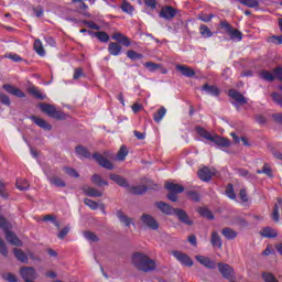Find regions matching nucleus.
Wrapping results in <instances>:
<instances>
[{
	"instance_id": "f257e3e1",
	"label": "nucleus",
	"mask_w": 282,
	"mask_h": 282,
	"mask_svg": "<svg viewBox=\"0 0 282 282\" xmlns=\"http://www.w3.org/2000/svg\"><path fill=\"white\" fill-rule=\"evenodd\" d=\"M132 263L141 272H153L155 270V261L151 260L149 256L137 252L132 256Z\"/></svg>"
},
{
	"instance_id": "f03ea898",
	"label": "nucleus",
	"mask_w": 282,
	"mask_h": 282,
	"mask_svg": "<svg viewBox=\"0 0 282 282\" xmlns=\"http://www.w3.org/2000/svg\"><path fill=\"white\" fill-rule=\"evenodd\" d=\"M195 131L200 138H204L205 140H208L209 142H214V144H217V147L227 148L230 145V140L219 137V134H210L208 130L200 126L195 127Z\"/></svg>"
},
{
	"instance_id": "7ed1b4c3",
	"label": "nucleus",
	"mask_w": 282,
	"mask_h": 282,
	"mask_svg": "<svg viewBox=\"0 0 282 282\" xmlns=\"http://www.w3.org/2000/svg\"><path fill=\"white\" fill-rule=\"evenodd\" d=\"M39 108L43 113H47L50 118H54L55 120H65L67 118L65 112L57 110L53 105L40 104Z\"/></svg>"
},
{
	"instance_id": "20e7f679",
	"label": "nucleus",
	"mask_w": 282,
	"mask_h": 282,
	"mask_svg": "<svg viewBox=\"0 0 282 282\" xmlns=\"http://www.w3.org/2000/svg\"><path fill=\"white\" fill-rule=\"evenodd\" d=\"M176 15H177V10H175V8H173L172 6L162 7L159 13V17L161 19H165L166 21H171V19H175Z\"/></svg>"
},
{
	"instance_id": "39448f33",
	"label": "nucleus",
	"mask_w": 282,
	"mask_h": 282,
	"mask_svg": "<svg viewBox=\"0 0 282 282\" xmlns=\"http://www.w3.org/2000/svg\"><path fill=\"white\" fill-rule=\"evenodd\" d=\"M93 160H96V162L99 164V166H102L104 169H107L108 171H113V163H111V161H109L102 154H100L98 152L93 153Z\"/></svg>"
},
{
	"instance_id": "423d86ee",
	"label": "nucleus",
	"mask_w": 282,
	"mask_h": 282,
	"mask_svg": "<svg viewBox=\"0 0 282 282\" xmlns=\"http://www.w3.org/2000/svg\"><path fill=\"white\" fill-rule=\"evenodd\" d=\"M173 257L180 261L182 265H186L187 268H193V259L182 251H173Z\"/></svg>"
},
{
	"instance_id": "0eeeda50",
	"label": "nucleus",
	"mask_w": 282,
	"mask_h": 282,
	"mask_svg": "<svg viewBox=\"0 0 282 282\" xmlns=\"http://www.w3.org/2000/svg\"><path fill=\"white\" fill-rule=\"evenodd\" d=\"M174 215L177 217L178 221H181V224H184L185 226H193V224H195V221H193L191 216H188V214L184 209L176 208Z\"/></svg>"
},
{
	"instance_id": "6e6552de",
	"label": "nucleus",
	"mask_w": 282,
	"mask_h": 282,
	"mask_svg": "<svg viewBox=\"0 0 282 282\" xmlns=\"http://www.w3.org/2000/svg\"><path fill=\"white\" fill-rule=\"evenodd\" d=\"M218 270L220 274H223L224 279H227L228 281L232 280L235 276V269L230 267V264L227 263H218Z\"/></svg>"
},
{
	"instance_id": "1a4fd4ad",
	"label": "nucleus",
	"mask_w": 282,
	"mask_h": 282,
	"mask_svg": "<svg viewBox=\"0 0 282 282\" xmlns=\"http://www.w3.org/2000/svg\"><path fill=\"white\" fill-rule=\"evenodd\" d=\"M141 221L150 230H158L160 228V224H158V220H155V218L149 214H143L141 216Z\"/></svg>"
},
{
	"instance_id": "9d476101",
	"label": "nucleus",
	"mask_w": 282,
	"mask_h": 282,
	"mask_svg": "<svg viewBox=\"0 0 282 282\" xmlns=\"http://www.w3.org/2000/svg\"><path fill=\"white\" fill-rule=\"evenodd\" d=\"M4 235L8 243H10L11 246H17V248H21V246H23V241L20 240L17 234L10 231V229L4 232Z\"/></svg>"
},
{
	"instance_id": "9b49d317",
	"label": "nucleus",
	"mask_w": 282,
	"mask_h": 282,
	"mask_svg": "<svg viewBox=\"0 0 282 282\" xmlns=\"http://www.w3.org/2000/svg\"><path fill=\"white\" fill-rule=\"evenodd\" d=\"M2 88L8 93L11 94V96H15L17 98H25V93L21 90L20 88H17L10 84H4Z\"/></svg>"
},
{
	"instance_id": "f8f14e48",
	"label": "nucleus",
	"mask_w": 282,
	"mask_h": 282,
	"mask_svg": "<svg viewBox=\"0 0 282 282\" xmlns=\"http://www.w3.org/2000/svg\"><path fill=\"white\" fill-rule=\"evenodd\" d=\"M30 120H32V122H34V124L40 127V129H43L44 131H52V124L47 123V121H45V119L33 115L30 117Z\"/></svg>"
},
{
	"instance_id": "ddd939ff",
	"label": "nucleus",
	"mask_w": 282,
	"mask_h": 282,
	"mask_svg": "<svg viewBox=\"0 0 282 282\" xmlns=\"http://www.w3.org/2000/svg\"><path fill=\"white\" fill-rule=\"evenodd\" d=\"M228 96L229 98H232V100H236V102H239L240 105H248V99H246V97L237 89H229Z\"/></svg>"
},
{
	"instance_id": "4468645a",
	"label": "nucleus",
	"mask_w": 282,
	"mask_h": 282,
	"mask_svg": "<svg viewBox=\"0 0 282 282\" xmlns=\"http://www.w3.org/2000/svg\"><path fill=\"white\" fill-rule=\"evenodd\" d=\"M155 206L159 208V210H161V213H163V215H175V210H177V208H173L165 202H156Z\"/></svg>"
},
{
	"instance_id": "2eb2a0df",
	"label": "nucleus",
	"mask_w": 282,
	"mask_h": 282,
	"mask_svg": "<svg viewBox=\"0 0 282 282\" xmlns=\"http://www.w3.org/2000/svg\"><path fill=\"white\" fill-rule=\"evenodd\" d=\"M112 40L124 47H129V45H131V40L120 32H115L112 34Z\"/></svg>"
},
{
	"instance_id": "dca6fc26",
	"label": "nucleus",
	"mask_w": 282,
	"mask_h": 282,
	"mask_svg": "<svg viewBox=\"0 0 282 282\" xmlns=\"http://www.w3.org/2000/svg\"><path fill=\"white\" fill-rule=\"evenodd\" d=\"M210 243L213 248H218V250H221V248H224V240H221V236H219V232H217V230L212 231Z\"/></svg>"
},
{
	"instance_id": "f3484780",
	"label": "nucleus",
	"mask_w": 282,
	"mask_h": 282,
	"mask_svg": "<svg viewBox=\"0 0 282 282\" xmlns=\"http://www.w3.org/2000/svg\"><path fill=\"white\" fill-rule=\"evenodd\" d=\"M196 261H198V263H200L205 268H208L209 270H215V268H216L215 261H213L208 257L196 256Z\"/></svg>"
},
{
	"instance_id": "a211bd4d",
	"label": "nucleus",
	"mask_w": 282,
	"mask_h": 282,
	"mask_svg": "<svg viewBox=\"0 0 282 282\" xmlns=\"http://www.w3.org/2000/svg\"><path fill=\"white\" fill-rule=\"evenodd\" d=\"M109 178L115 182V184H118V186H121V188H129V182L127 178L122 177L118 174H110Z\"/></svg>"
},
{
	"instance_id": "6ab92c4d",
	"label": "nucleus",
	"mask_w": 282,
	"mask_h": 282,
	"mask_svg": "<svg viewBox=\"0 0 282 282\" xmlns=\"http://www.w3.org/2000/svg\"><path fill=\"white\" fill-rule=\"evenodd\" d=\"M260 235L265 239H276V237H279V232H276L272 227L262 228V230H260Z\"/></svg>"
},
{
	"instance_id": "aec40b11",
	"label": "nucleus",
	"mask_w": 282,
	"mask_h": 282,
	"mask_svg": "<svg viewBox=\"0 0 282 282\" xmlns=\"http://www.w3.org/2000/svg\"><path fill=\"white\" fill-rule=\"evenodd\" d=\"M26 91L33 96V98H36L37 100H45L47 96H45L41 89H39L36 86H30Z\"/></svg>"
},
{
	"instance_id": "412c9836",
	"label": "nucleus",
	"mask_w": 282,
	"mask_h": 282,
	"mask_svg": "<svg viewBox=\"0 0 282 282\" xmlns=\"http://www.w3.org/2000/svg\"><path fill=\"white\" fill-rule=\"evenodd\" d=\"M221 235L228 241H232L234 239H237L239 234L237 231H235V229H232L230 227H225V228H223Z\"/></svg>"
},
{
	"instance_id": "4be33fe9",
	"label": "nucleus",
	"mask_w": 282,
	"mask_h": 282,
	"mask_svg": "<svg viewBox=\"0 0 282 282\" xmlns=\"http://www.w3.org/2000/svg\"><path fill=\"white\" fill-rule=\"evenodd\" d=\"M198 177L202 182H210L213 180V172L208 167H203L198 171Z\"/></svg>"
},
{
	"instance_id": "5701e85b",
	"label": "nucleus",
	"mask_w": 282,
	"mask_h": 282,
	"mask_svg": "<svg viewBox=\"0 0 282 282\" xmlns=\"http://www.w3.org/2000/svg\"><path fill=\"white\" fill-rule=\"evenodd\" d=\"M177 72H181L182 76H186V78H193L195 76V70L185 65H177Z\"/></svg>"
},
{
	"instance_id": "b1692460",
	"label": "nucleus",
	"mask_w": 282,
	"mask_h": 282,
	"mask_svg": "<svg viewBox=\"0 0 282 282\" xmlns=\"http://www.w3.org/2000/svg\"><path fill=\"white\" fill-rule=\"evenodd\" d=\"M108 52L111 56H120L122 46L116 42H110L108 45Z\"/></svg>"
},
{
	"instance_id": "393cba45",
	"label": "nucleus",
	"mask_w": 282,
	"mask_h": 282,
	"mask_svg": "<svg viewBox=\"0 0 282 282\" xmlns=\"http://www.w3.org/2000/svg\"><path fill=\"white\" fill-rule=\"evenodd\" d=\"M75 153H77V155L84 160H89V158H91V152H89V150L83 145H77L75 148Z\"/></svg>"
},
{
	"instance_id": "a878e982",
	"label": "nucleus",
	"mask_w": 282,
	"mask_h": 282,
	"mask_svg": "<svg viewBox=\"0 0 282 282\" xmlns=\"http://www.w3.org/2000/svg\"><path fill=\"white\" fill-rule=\"evenodd\" d=\"M13 254L18 261L21 263H29L30 259L28 258V254L23 252V249H13Z\"/></svg>"
},
{
	"instance_id": "bb28decb",
	"label": "nucleus",
	"mask_w": 282,
	"mask_h": 282,
	"mask_svg": "<svg viewBox=\"0 0 282 282\" xmlns=\"http://www.w3.org/2000/svg\"><path fill=\"white\" fill-rule=\"evenodd\" d=\"M83 191L88 197H102V192L98 191L97 188L85 186Z\"/></svg>"
},
{
	"instance_id": "cd10ccee",
	"label": "nucleus",
	"mask_w": 282,
	"mask_h": 282,
	"mask_svg": "<svg viewBox=\"0 0 282 282\" xmlns=\"http://www.w3.org/2000/svg\"><path fill=\"white\" fill-rule=\"evenodd\" d=\"M166 191H170V193H184V186L175 183H165Z\"/></svg>"
},
{
	"instance_id": "c85d7f7f",
	"label": "nucleus",
	"mask_w": 282,
	"mask_h": 282,
	"mask_svg": "<svg viewBox=\"0 0 282 282\" xmlns=\"http://www.w3.org/2000/svg\"><path fill=\"white\" fill-rule=\"evenodd\" d=\"M259 77L262 78V80H267L268 83H274L275 80L274 74L265 69L259 72Z\"/></svg>"
},
{
	"instance_id": "c756f323",
	"label": "nucleus",
	"mask_w": 282,
	"mask_h": 282,
	"mask_svg": "<svg viewBox=\"0 0 282 282\" xmlns=\"http://www.w3.org/2000/svg\"><path fill=\"white\" fill-rule=\"evenodd\" d=\"M90 182L93 184H95V186H109V183L105 180H102V177L98 174H94L91 177H90Z\"/></svg>"
},
{
	"instance_id": "7c9ffc66",
	"label": "nucleus",
	"mask_w": 282,
	"mask_h": 282,
	"mask_svg": "<svg viewBox=\"0 0 282 282\" xmlns=\"http://www.w3.org/2000/svg\"><path fill=\"white\" fill-rule=\"evenodd\" d=\"M116 216L118 217L121 224H124V226L127 227L131 226V218L127 217V215H124L122 209H118Z\"/></svg>"
},
{
	"instance_id": "2f4dec72",
	"label": "nucleus",
	"mask_w": 282,
	"mask_h": 282,
	"mask_svg": "<svg viewBox=\"0 0 282 282\" xmlns=\"http://www.w3.org/2000/svg\"><path fill=\"white\" fill-rule=\"evenodd\" d=\"M48 182L52 184V186H56V188H65L66 186L65 181L58 176L50 177Z\"/></svg>"
},
{
	"instance_id": "473e14b6",
	"label": "nucleus",
	"mask_w": 282,
	"mask_h": 282,
	"mask_svg": "<svg viewBox=\"0 0 282 282\" xmlns=\"http://www.w3.org/2000/svg\"><path fill=\"white\" fill-rule=\"evenodd\" d=\"M33 50L39 56H45V48L43 47V42L41 40H35L33 43Z\"/></svg>"
},
{
	"instance_id": "72a5a7b5",
	"label": "nucleus",
	"mask_w": 282,
	"mask_h": 282,
	"mask_svg": "<svg viewBox=\"0 0 282 282\" xmlns=\"http://www.w3.org/2000/svg\"><path fill=\"white\" fill-rule=\"evenodd\" d=\"M199 34L203 39H210L213 36V31L206 24H200Z\"/></svg>"
},
{
	"instance_id": "f704fd0d",
	"label": "nucleus",
	"mask_w": 282,
	"mask_h": 282,
	"mask_svg": "<svg viewBox=\"0 0 282 282\" xmlns=\"http://www.w3.org/2000/svg\"><path fill=\"white\" fill-rule=\"evenodd\" d=\"M203 90L210 94V96H219V94H221V90H219L216 86H210L208 84L203 86Z\"/></svg>"
},
{
	"instance_id": "c9c22d12",
	"label": "nucleus",
	"mask_w": 282,
	"mask_h": 282,
	"mask_svg": "<svg viewBox=\"0 0 282 282\" xmlns=\"http://www.w3.org/2000/svg\"><path fill=\"white\" fill-rule=\"evenodd\" d=\"M130 191L133 193V195H144V193L149 191V187L145 185H137L132 186Z\"/></svg>"
},
{
	"instance_id": "e433bc0d",
	"label": "nucleus",
	"mask_w": 282,
	"mask_h": 282,
	"mask_svg": "<svg viewBox=\"0 0 282 282\" xmlns=\"http://www.w3.org/2000/svg\"><path fill=\"white\" fill-rule=\"evenodd\" d=\"M164 116H166V108L161 107L153 116L154 122H162V120H164Z\"/></svg>"
},
{
	"instance_id": "4c0bfd02",
	"label": "nucleus",
	"mask_w": 282,
	"mask_h": 282,
	"mask_svg": "<svg viewBox=\"0 0 282 282\" xmlns=\"http://www.w3.org/2000/svg\"><path fill=\"white\" fill-rule=\"evenodd\" d=\"M229 39H231V41H242L243 33L237 29H232L229 33Z\"/></svg>"
},
{
	"instance_id": "58836bf2",
	"label": "nucleus",
	"mask_w": 282,
	"mask_h": 282,
	"mask_svg": "<svg viewBox=\"0 0 282 282\" xmlns=\"http://www.w3.org/2000/svg\"><path fill=\"white\" fill-rule=\"evenodd\" d=\"M185 195H187L189 199H192V202H195V203L202 202V196L197 191H186Z\"/></svg>"
},
{
	"instance_id": "ea45409f",
	"label": "nucleus",
	"mask_w": 282,
	"mask_h": 282,
	"mask_svg": "<svg viewBox=\"0 0 282 282\" xmlns=\"http://www.w3.org/2000/svg\"><path fill=\"white\" fill-rule=\"evenodd\" d=\"M15 186L18 191H28V188H30V183L25 178L17 180Z\"/></svg>"
},
{
	"instance_id": "a19ab883",
	"label": "nucleus",
	"mask_w": 282,
	"mask_h": 282,
	"mask_svg": "<svg viewBox=\"0 0 282 282\" xmlns=\"http://www.w3.org/2000/svg\"><path fill=\"white\" fill-rule=\"evenodd\" d=\"M198 213H199V215L202 216V217H205L206 219H210V220H213V219H215V215H213V212H210L208 208H206V207H200L199 209H198Z\"/></svg>"
},
{
	"instance_id": "79ce46f5",
	"label": "nucleus",
	"mask_w": 282,
	"mask_h": 282,
	"mask_svg": "<svg viewBox=\"0 0 282 282\" xmlns=\"http://www.w3.org/2000/svg\"><path fill=\"white\" fill-rule=\"evenodd\" d=\"M127 56H128V58H130V61H140V59L144 58V55L142 53H138L133 50L128 51Z\"/></svg>"
},
{
	"instance_id": "37998d69",
	"label": "nucleus",
	"mask_w": 282,
	"mask_h": 282,
	"mask_svg": "<svg viewBox=\"0 0 282 282\" xmlns=\"http://www.w3.org/2000/svg\"><path fill=\"white\" fill-rule=\"evenodd\" d=\"M96 39L100 41V43H109V34L105 31H98L95 33Z\"/></svg>"
},
{
	"instance_id": "c03bdc74",
	"label": "nucleus",
	"mask_w": 282,
	"mask_h": 282,
	"mask_svg": "<svg viewBox=\"0 0 282 282\" xmlns=\"http://www.w3.org/2000/svg\"><path fill=\"white\" fill-rule=\"evenodd\" d=\"M127 155H129L127 145H121V148L119 149V152L117 154L118 160H120V162H124V160H127Z\"/></svg>"
},
{
	"instance_id": "a18cd8bd",
	"label": "nucleus",
	"mask_w": 282,
	"mask_h": 282,
	"mask_svg": "<svg viewBox=\"0 0 282 282\" xmlns=\"http://www.w3.org/2000/svg\"><path fill=\"white\" fill-rule=\"evenodd\" d=\"M122 12H126V14H133V11L135 10L127 0H123L121 4Z\"/></svg>"
},
{
	"instance_id": "49530a36",
	"label": "nucleus",
	"mask_w": 282,
	"mask_h": 282,
	"mask_svg": "<svg viewBox=\"0 0 282 282\" xmlns=\"http://www.w3.org/2000/svg\"><path fill=\"white\" fill-rule=\"evenodd\" d=\"M225 195H227L229 199H237V194H235V187L232 186V184L229 183L226 186Z\"/></svg>"
},
{
	"instance_id": "de8ad7c7",
	"label": "nucleus",
	"mask_w": 282,
	"mask_h": 282,
	"mask_svg": "<svg viewBox=\"0 0 282 282\" xmlns=\"http://www.w3.org/2000/svg\"><path fill=\"white\" fill-rule=\"evenodd\" d=\"M239 3L242 6H246L247 8H259V2L258 0H238Z\"/></svg>"
},
{
	"instance_id": "09e8293b",
	"label": "nucleus",
	"mask_w": 282,
	"mask_h": 282,
	"mask_svg": "<svg viewBox=\"0 0 282 282\" xmlns=\"http://www.w3.org/2000/svg\"><path fill=\"white\" fill-rule=\"evenodd\" d=\"M73 3H78V6H77L78 12H85V11L89 10V6H87V3H85V0H73Z\"/></svg>"
},
{
	"instance_id": "8fccbe9b",
	"label": "nucleus",
	"mask_w": 282,
	"mask_h": 282,
	"mask_svg": "<svg viewBox=\"0 0 282 282\" xmlns=\"http://www.w3.org/2000/svg\"><path fill=\"white\" fill-rule=\"evenodd\" d=\"M219 28L220 30H224L226 34H230V32H232V24H229L226 20L220 21Z\"/></svg>"
},
{
	"instance_id": "3c124183",
	"label": "nucleus",
	"mask_w": 282,
	"mask_h": 282,
	"mask_svg": "<svg viewBox=\"0 0 282 282\" xmlns=\"http://www.w3.org/2000/svg\"><path fill=\"white\" fill-rule=\"evenodd\" d=\"M162 67L160 64H155L153 62H145L144 68L149 69V72H156V69H160Z\"/></svg>"
},
{
	"instance_id": "603ef678",
	"label": "nucleus",
	"mask_w": 282,
	"mask_h": 282,
	"mask_svg": "<svg viewBox=\"0 0 282 282\" xmlns=\"http://www.w3.org/2000/svg\"><path fill=\"white\" fill-rule=\"evenodd\" d=\"M262 279L264 282H279V280H276V276H274V274L270 272H263Z\"/></svg>"
},
{
	"instance_id": "864d4df0",
	"label": "nucleus",
	"mask_w": 282,
	"mask_h": 282,
	"mask_svg": "<svg viewBox=\"0 0 282 282\" xmlns=\"http://www.w3.org/2000/svg\"><path fill=\"white\" fill-rule=\"evenodd\" d=\"M0 228L4 230V232L10 230V223L8 221V219H6V217L1 215H0Z\"/></svg>"
},
{
	"instance_id": "5fc2aeb1",
	"label": "nucleus",
	"mask_w": 282,
	"mask_h": 282,
	"mask_svg": "<svg viewBox=\"0 0 282 282\" xmlns=\"http://www.w3.org/2000/svg\"><path fill=\"white\" fill-rule=\"evenodd\" d=\"M258 175L264 174L268 175V177H272V169L268 166V164H264L262 170L257 171Z\"/></svg>"
},
{
	"instance_id": "6e6d98bb",
	"label": "nucleus",
	"mask_w": 282,
	"mask_h": 282,
	"mask_svg": "<svg viewBox=\"0 0 282 282\" xmlns=\"http://www.w3.org/2000/svg\"><path fill=\"white\" fill-rule=\"evenodd\" d=\"M7 188V184L3 183V181H0V197H2L3 199H8L9 195H8V191Z\"/></svg>"
},
{
	"instance_id": "4d7b16f0",
	"label": "nucleus",
	"mask_w": 282,
	"mask_h": 282,
	"mask_svg": "<svg viewBox=\"0 0 282 282\" xmlns=\"http://www.w3.org/2000/svg\"><path fill=\"white\" fill-rule=\"evenodd\" d=\"M84 204H85L86 206H89V208H90L91 210H98V203H96V202L93 200V199L85 198V199H84Z\"/></svg>"
},
{
	"instance_id": "13d9d810",
	"label": "nucleus",
	"mask_w": 282,
	"mask_h": 282,
	"mask_svg": "<svg viewBox=\"0 0 282 282\" xmlns=\"http://www.w3.org/2000/svg\"><path fill=\"white\" fill-rule=\"evenodd\" d=\"M79 78H85V73L83 72V68L78 67L74 69L73 79L78 80Z\"/></svg>"
},
{
	"instance_id": "bf43d9fd",
	"label": "nucleus",
	"mask_w": 282,
	"mask_h": 282,
	"mask_svg": "<svg viewBox=\"0 0 282 282\" xmlns=\"http://www.w3.org/2000/svg\"><path fill=\"white\" fill-rule=\"evenodd\" d=\"M84 237L87 239V241H98V236L91 231H85Z\"/></svg>"
},
{
	"instance_id": "052dcab7",
	"label": "nucleus",
	"mask_w": 282,
	"mask_h": 282,
	"mask_svg": "<svg viewBox=\"0 0 282 282\" xmlns=\"http://www.w3.org/2000/svg\"><path fill=\"white\" fill-rule=\"evenodd\" d=\"M84 25H87L89 30H100V25L96 24L94 21L84 20Z\"/></svg>"
},
{
	"instance_id": "680f3d73",
	"label": "nucleus",
	"mask_w": 282,
	"mask_h": 282,
	"mask_svg": "<svg viewBox=\"0 0 282 282\" xmlns=\"http://www.w3.org/2000/svg\"><path fill=\"white\" fill-rule=\"evenodd\" d=\"M0 254H2V257H8V247L6 246V241H3V239L0 238Z\"/></svg>"
},
{
	"instance_id": "e2e57ef3",
	"label": "nucleus",
	"mask_w": 282,
	"mask_h": 282,
	"mask_svg": "<svg viewBox=\"0 0 282 282\" xmlns=\"http://www.w3.org/2000/svg\"><path fill=\"white\" fill-rule=\"evenodd\" d=\"M0 102L1 105H6V107H10L11 105L10 97H8V95L0 93Z\"/></svg>"
},
{
	"instance_id": "0e129e2a",
	"label": "nucleus",
	"mask_w": 282,
	"mask_h": 282,
	"mask_svg": "<svg viewBox=\"0 0 282 282\" xmlns=\"http://www.w3.org/2000/svg\"><path fill=\"white\" fill-rule=\"evenodd\" d=\"M66 175H69L70 177H80L78 172L72 167H65Z\"/></svg>"
},
{
	"instance_id": "69168bd1",
	"label": "nucleus",
	"mask_w": 282,
	"mask_h": 282,
	"mask_svg": "<svg viewBox=\"0 0 282 282\" xmlns=\"http://www.w3.org/2000/svg\"><path fill=\"white\" fill-rule=\"evenodd\" d=\"M273 76L274 78H276V80H280V83H282V67L274 68Z\"/></svg>"
},
{
	"instance_id": "338daca9",
	"label": "nucleus",
	"mask_w": 282,
	"mask_h": 282,
	"mask_svg": "<svg viewBox=\"0 0 282 282\" xmlns=\"http://www.w3.org/2000/svg\"><path fill=\"white\" fill-rule=\"evenodd\" d=\"M272 98H273V101L279 105L280 107H282V95L279 94V93H273L272 94Z\"/></svg>"
},
{
	"instance_id": "774afa93",
	"label": "nucleus",
	"mask_w": 282,
	"mask_h": 282,
	"mask_svg": "<svg viewBox=\"0 0 282 282\" xmlns=\"http://www.w3.org/2000/svg\"><path fill=\"white\" fill-rule=\"evenodd\" d=\"M3 279H4V281H8V282H17L18 281L17 275H14L13 273H6L3 275Z\"/></svg>"
}]
</instances>
